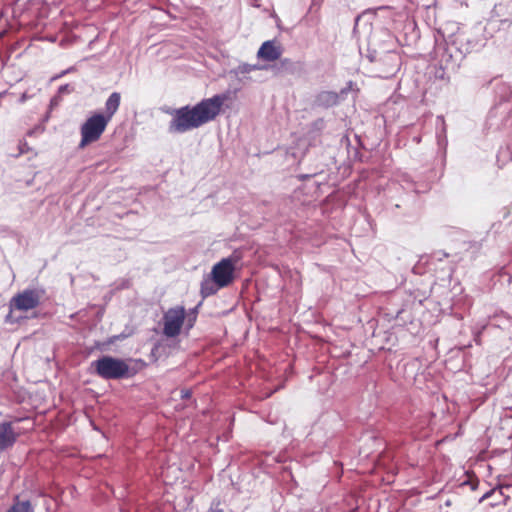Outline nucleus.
Listing matches in <instances>:
<instances>
[{
    "mask_svg": "<svg viewBox=\"0 0 512 512\" xmlns=\"http://www.w3.org/2000/svg\"><path fill=\"white\" fill-rule=\"evenodd\" d=\"M226 99L225 95L219 94L204 99L193 107L185 106L177 109L169 124V131L184 133L214 120L219 115Z\"/></svg>",
    "mask_w": 512,
    "mask_h": 512,
    "instance_id": "f257e3e1",
    "label": "nucleus"
},
{
    "mask_svg": "<svg viewBox=\"0 0 512 512\" xmlns=\"http://www.w3.org/2000/svg\"><path fill=\"white\" fill-rule=\"evenodd\" d=\"M237 259L233 257L223 258L216 263L211 270L210 279H205L201 284L203 296L215 294L220 288L228 286L234 278Z\"/></svg>",
    "mask_w": 512,
    "mask_h": 512,
    "instance_id": "f03ea898",
    "label": "nucleus"
},
{
    "mask_svg": "<svg viewBox=\"0 0 512 512\" xmlns=\"http://www.w3.org/2000/svg\"><path fill=\"white\" fill-rule=\"evenodd\" d=\"M96 373L103 379H120L132 375L129 364L126 360L103 356L92 362Z\"/></svg>",
    "mask_w": 512,
    "mask_h": 512,
    "instance_id": "7ed1b4c3",
    "label": "nucleus"
},
{
    "mask_svg": "<svg viewBox=\"0 0 512 512\" xmlns=\"http://www.w3.org/2000/svg\"><path fill=\"white\" fill-rule=\"evenodd\" d=\"M109 121L103 114H94L89 117L81 126L80 148L97 141L105 131Z\"/></svg>",
    "mask_w": 512,
    "mask_h": 512,
    "instance_id": "20e7f679",
    "label": "nucleus"
},
{
    "mask_svg": "<svg viewBox=\"0 0 512 512\" xmlns=\"http://www.w3.org/2000/svg\"><path fill=\"white\" fill-rule=\"evenodd\" d=\"M185 319V309L182 306H177L169 309L163 317L164 327L163 333L167 337H175L180 331Z\"/></svg>",
    "mask_w": 512,
    "mask_h": 512,
    "instance_id": "39448f33",
    "label": "nucleus"
},
{
    "mask_svg": "<svg viewBox=\"0 0 512 512\" xmlns=\"http://www.w3.org/2000/svg\"><path fill=\"white\" fill-rule=\"evenodd\" d=\"M40 302V295L35 290H25L15 295L10 302V313L13 310L28 311L38 306ZM11 314L7 316L9 321Z\"/></svg>",
    "mask_w": 512,
    "mask_h": 512,
    "instance_id": "423d86ee",
    "label": "nucleus"
},
{
    "mask_svg": "<svg viewBox=\"0 0 512 512\" xmlns=\"http://www.w3.org/2000/svg\"><path fill=\"white\" fill-rule=\"evenodd\" d=\"M282 48L275 41H265L257 52V57L265 61H275L280 58Z\"/></svg>",
    "mask_w": 512,
    "mask_h": 512,
    "instance_id": "0eeeda50",
    "label": "nucleus"
},
{
    "mask_svg": "<svg viewBox=\"0 0 512 512\" xmlns=\"http://www.w3.org/2000/svg\"><path fill=\"white\" fill-rule=\"evenodd\" d=\"M17 435L11 423H0V452L11 447L16 441Z\"/></svg>",
    "mask_w": 512,
    "mask_h": 512,
    "instance_id": "6e6552de",
    "label": "nucleus"
},
{
    "mask_svg": "<svg viewBox=\"0 0 512 512\" xmlns=\"http://www.w3.org/2000/svg\"><path fill=\"white\" fill-rule=\"evenodd\" d=\"M120 99V94L118 92H113L105 103V114L103 115L108 118L109 122L119 108Z\"/></svg>",
    "mask_w": 512,
    "mask_h": 512,
    "instance_id": "1a4fd4ad",
    "label": "nucleus"
},
{
    "mask_svg": "<svg viewBox=\"0 0 512 512\" xmlns=\"http://www.w3.org/2000/svg\"><path fill=\"white\" fill-rule=\"evenodd\" d=\"M7 512H33V508L29 501H21L15 503Z\"/></svg>",
    "mask_w": 512,
    "mask_h": 512,
    "instance_id": "9d476101",
    "label": "nucleus"
},
{
    "mask_svg": "<svg viewBox=\"0 0 512 512\" xmlns=\"http://www.w3.org/2000/svg\"><path fill=\"white\" fill-rule=\"evenodd\" d=\"M318 100L327 105H332L337 102V95L333 92H323L319 95Z\"/></svg>",
    "mask_w": 512,
    "mask_h": 512,
    "instance_id": "9b49d317",
    "label": "nucleus"
},
{
    "mask_svg": "<svg viewBox=\"0 0 512 512\" xmlns=\"http://www.w3.org/2000/svg\"><path fill=\"white\" fill-rule=\"evenodd\" d=\"M255 69H256V66L249 65V64H242V65H239V67H238V71L240 73H249Z\"/></svg>",
    "mask_w": 512,
    "mask_h": 512,
    "instance_id": "f8f14e48",
    "label": "nucleus"
},
{
    "mask_svg": "<svg viewBox=\"0 0 512 512\" xmlns=\"http://www.w3.org/2000/svg\"><path fill=\"white\" fill-rule=\"evenodd\" d=\"M208 512H222L220 509H210Z\"/></svg>",
    "mask_w": 512,
    "mask_h": 512,
    "instance_id": "ddd939ff",
    "label": "nucleus"
},
{
    "mask_svg": "<svg viewBox=\"0 0 512 512\" xmlns=\"http://www.w3.org/2000/svg\"><path fill=\"white\" fill-rule=\"evenodd\" d=\"M183 397H188V392H185V394L183 395Z\"/></svg>",
    "mask_w": 512,
    "mask_h": 512,
    "instance_id": "4468645a",
    "label": "nucleus"
}]
</instances>
